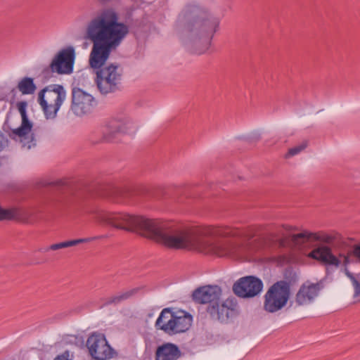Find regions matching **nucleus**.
Instances as JSON below:
<instances>
[{"mask_svg": "<svg viewBox=\"0 0 360 360\" xmlns=\"http://www.w3.org/2000/svg\"><path fill=\"white\" fill-rule=\"evenodd\" d=\"M98 1L102 4H108V3L112 1L113 0H98Z\"/></svg>", "mask_w": 360, "mask_h": 360, "instance_id": "nucleus-27", "label": "nucleus"}, {"mask_svg": "<svg viewBox=\"0 0 360 360\" xmlns=\"http://www.w3.org/2000/svg\"><path fill=\"white\" fill-rule=\"evenodd\" d=\"M72 110L78 116L90 112L96 105L93 96L79 88L72 89Z\"/></svg>", "mask_w": 360, "mask_h": 360, "instance_id": "nucleus-12", "label": "nucleus"}, {"mask_svg": "<svg viewBox=\"0 0 360 360\" xmlns=\"http://www.w3.org/2000/svg\"><path fill=\"white\" fill-rule=\"evenodd\" d=\"M75 50L72 46L59 50L50 63L52 72L58 75H70L73 72L75 60Z\"/></svg>", "mask_w": 360, "mask_h": 360, "instance_id": "nucleus-10", "label": "nucleus"}, {"mask_svg": "<svg viewBox=\"0 0 360 360\" xmlns=\"http://www.w3.org/2000/svg\"><path fill=\"white\" fill-rule=\"evenodd\" d=\"M352 252L350 254H340L339 257H335L331 251V249L326 245H321L314 248L307 254V257L321 262L326 264L338 267L340 265L345 266L344 272L351 281L354 289V297L357 301H360V283L355 276L352 274L347 266L351 264Z\"/></svg>", "mask_w": 360, "mask_h": 360, "instance_id": "nucleus-4", "label": "nucleus"}, {"mask_svg": "<svg viewBox=\"0 0 360 360\" xmlns=\"http://www.w3.org/2000/svg\"><path fill=\"white\" fill-rule=\"evenodd\" d=\"M221 290L217 285H205L195 290L193 293L195 302L200 304L215 305L219 301Z\"/></svg>", "mask_w": 360, "mask_h": 360, "instance_id": "nucleus-15", "label": "nucleus"}, {"mask_svg": "<svg viewBox=\"0 0 360 360\" xmlns=\"http://www.w3.org/2000/svg\"><path fill=\"white\" fill-rule=\"evenodd\" d=\"M352 255L360 261V244L355 245L352 251Z\"/></svg>", "mask_w": 360, "mask_h": 360, "instance_id": "nucleus-23", "label": "nucleus"}, {"mask_svg": "<svg viewBox=\"0 0 360 360\" xmlns=\"http://www.w3.org/2000/svg\"><path fill=\"white\" fill-rule=\"evenodd\" d=\"M263 288L262 281L254 276L239 279L233 287V292L240 297H252L259 294Z\"/></svg>", "mask_w": 360, "mask_h": 360, "instance_id": "nucleus-13", "label": "nucleus"}, {"mask_svg": "<svg viewBox=\"0 0 360 360\" xmlns=\"http://www.w3.org/2000/svg\"><path fill=\"white\" fill-rule=\"evenodd\" d=\"M129 31L128 25L120 21L117 12L110 8L102 9L86 24L84 38L92 42L89 65L96 74L95 82L102 94L116 91L122 74L117 65L103 66L110 52L118 47Z\"/></svg>", "mask_w": 360, "mask_h": 360, "instance_id": "nucleus-2", "label": "nucleus"}, {"mask_svg": "<svg viewBox=\"0 0 360 360\" xmlns=\"http://www.w3.org/2000/svg\"><path fill=\"white\" fill-rule=\"evenodd\" d=\"M138 129L136 122L126 110L116 111L105 123L103 129V140L113 142L118 134L132 135Z\"/></svg>", "mask_w": 360, "mask_h": 360, "instance_id": "nucleus-5", "label": "nucleus"}, {"mask_svg": "<svg viewBox=\"0 0 360 360\" xmlns=\"http://www.w3.org/2000/svg\"><path fill=\"white\" fill-rule=\"evenodd\" d=\"M130 295L131 294L129 292L122 293V294L115 297L113 301L117 302V301H120V300L127 299L130 296Z\"/></svg>", "mask_w": 360, "mask_h": 360, "instance_id": "nucleus-24", "label": "nucleus"}, {"mask_svg": "<svg viewBox=\"0 0 360 360\" xmlns=\"http://www.w3.org/2000/svg\"><path fill=\"white\" fill-rule=\"evenodd\" d=\"M290 258L286 257H281V258L279 259V261H278V264L282 265V264H283L284 263L289 262H290Z\"/></svg>", "mask_w": 360, "mask_h": 360, "instance_id": "nucleus-25", "label": "nucleus"}, {"mask_svg": "<svg viewBox=\"0 0 360 360\" xmlns=\"http://www.w3.org/2000/svg\"><path fill=\"white\" fill-rule=\"evenodd\" d=\"M181 356V351L173 343H165L159 346L155 352V360H177Z\"/></svg>", "mask_w": 360, "mask_h": 360, "instance_id": "nucleus-18", "label": "nucleus"}, {"mask_svg": "<svg viewBox=\"0 0 360 360\" xmlns=\"http://www.w3.org/2000/svg\"><path fill=\"white\" fill-rule=\"evenodd\" d=\"M236 311V304L231 300H226L221 302H217L215 305L209 306L207 311L214 318L221 322H226L233 316Z\"/></svg>", "mask_w": 360, "mask_h": 360, "instance_id": "nucleus-16", "label": "nucleus"}, {"mask_svg": "<svg viewBox=\"0 0 360 360\" xmlns=\"http://www.w3.org/2000/svg\"><path fill=\"white\" fill-rule=\"evenodd\" d=\"M198 13V8H195L194 11H193V13L196 14Z\"/></svg>", "mask_w": 360, "mask_h": 360, "instance_id": "nucleus-28", "label": "nucleus"}, {"mask_svg": "<svg viewBox=\"0 0 360 360\" xmlns=\"http://www.w3.org/2000/svg\"><path fill=\"white\" fill-rule=\"evenodd\" d=\"M307 147L306 143H302L296 146H294L290 148L288 153L285 155V158H290L295 155L300 154L302 150H304Z\"/></svg>", "mask_w": 360, "mask_h": 360, "instance_id": "nucleus-21", "label": "nucleus"}, {"mask_svg": "<svg viewBox=\"0 0 360 360\" xmlns=\"http://www.w3.org/2000/svg\"><path fill=\"white\" fill-rule=\"evenodd\" d=\"M16 107L20 115L21 124L18 127L11 129L8 136L20 148L30 150L36 146V139L32 131V122L27 115V103L18 102Z\"/></svg>", "mask_w": 360, "mask_h": 360, "instance_id": "nucleus-8", "label": "nucleus"}, {"mask_svg": "<svg viewBox=\"0 0 360 360\" xmlns=\"http://www.w3.org/2000/svg\"><path fill=\"white\" fill-rule=\"evenodd\" d=\"M290 290L288 283L278 281L267 290L264 295V309L270 313L282 309L288 303Z\"/></svg>", "mask_w": 360, "mask_h": 360, "instance_id": "nucleus-9", "label": "nucleus"}, {"mask_svg": "<svg viewBox=\"0 0 360 360\" xmlns=\"http://www.w3.org/2000/svg\"><path fill=\"white\" fill-rule=\"evenodd\" d=\"M318 239L316 234L303 232L293 235L290 238H285L280 241V245L283 247L288 246L305 254L307 250L314 246L315 241Z\"/></svg>", "mask_w": 360, "mask_h": 360, "instance_id": "nucleus-14", "label": "nucleus"}, {"mask_svg": "<svg viewBox=\"0 0 360 360\" xmlns=\"http://www.w3.org/2000/svg\"><path fill=\"white\" fill-rule=\"evenodd\" d=\"M51 250H48V247L45 248H41L39 250V252H47L49 251H50Z\"/></svg>", "mask_w": 360, "mask_h": 360, "instance_id": "nucleus-26", "label": "nucleus"}, {"mask_svg": "<svg viewBox=\"0 0 360 360\" xmlns=\"http://www.w3.org/2000/svg\"><path fill=\"white\" fill-rule=\"evenodd\" d=\"M97 223L136 232L163 245L176 250H193L219 257L243 258L250 250L248 238L233 226H207L193 229L157 219L124 212H101Z\"/></svg>", "mask_w": 360, "mask_h": 360, "instance_id": "nucleus-1", "label": "nucleus"}, {"mask_svg": "<svg viewBox=\"0 0 360 360\" xmlns=\"http://www.w3.org/2000/svg\"><path fill=\"white\" fill-rule=\"evenodd\" d=\"M66 99V91L60 84H53L43 89L38 94V103L46 120H54Z\"/></svg>", "mask_w": 360, "mask_h": 360, "instance_id": "nucleus-7", "label": "nucleus"}, {"mask_svg": "<svg viewBox=\"0 0 360 360\" xmlns=\"http://www.w3.org/2000/svg\"><path fill=\"white\" fill-rule=\"evenodd\" d=\"M101 238L100 236H95V237L84 238H79V239H76V240L64 241V242H61V243H58L52 244V245L48 246V250H51L55 251V250H58L59 249L74 246V245H78L79 243L91 242V241L96 240L98 238Z\"/></svg>", "mask_w": 360, "mask_h": 360, "instance_id": "nucleus-20", "label": "nucleus"}, {"mask_svg": "<svg viewBox=\"0 0 360 360\" xmlns=\"http://www.w3.org/2000/svg\"><path fill=\"white\" fill-rule=\"evenodd\" d=\"M193 322L192 316L185 311H173L169 308L162 309L155 321L158 329L174 335L187 331Z\"/></svg>", "mask_w": 360, "mask_h": 360, "instance_id": "nucleus-6", "label": "nucleus"}, {"mask_svg": "<svg viewBox=\"0 0 360 360\" xmlns=\"http://www.w3.org/2000/svg\"><path fill=\"white\" fill-rule=\"evenodd\" d=\"M9 141L8 138L0 131V152L8 147Z\"/></svg>", "mask_w": 360, "mask_h": 360, "instance_id": "nucleus-22", "label": "nucleus"}, {"mask_svg": "<svg viewBox=\"0 0 360 360\" xmlns=\"http://www.w3.org/2000/svg\"><path fill=\"white\" fill-rule=\"evenodd\" d=\"M220 24L219 18L211 14H200L193 22H189L188 29L191 32V37L195 45L202 42L203 47L196 49L194 52L202 54L206 52L211 44V40L217 31Z\"/></svg>", "mask_w": 360, "mask_h": 360, "instance_id": "nucleus-3", "label": "nucleus"}, {"mask_svg": "<svg viewBox=\"0 0 360 360\" xmlns=\"http://www.w3.org/2000/svg\"><path fill=\"white\" fill-rule=\"evenodd\" d=\"M86 346L91 356L97 360H106L112 357L113 349L101 333H93L87 339Z\"/></svg>", "mask_w": 360, "mask_h": 360, "instance_id": "nucleus-11", "label": "nucleus"}, {"mask_svg": "<svg viewBox=\"0 0 360 360\" xmlns=\"http://www.w3.org/2000/svg\"><path fill=\"white\" fill-rule=\"evenodd\" d=\"M319 290L320 286L318 283H304L295 295V304L298 306H304L312 303L318 296Z\"/></svg>", "mask_w": 360, "mask_h": 360, "instance_id": "nucleus-17", "label": "nucleus"}, {"mask_svg": "<svg viewBox=\"0 0 360 360\" xmlns=\"http://www.w3.org/2000/svg\"><path fill=\"white\" fill-rule=\"evenodd\" d=\"M17 88L22 95H32L37 90L34 79L30 77L21 78L18 82Z\"/></svg>", "mask_w": 360, "mask_h": 360, "instance_id": "nucleus-19", "label": "nucleus"}]
</instances>
